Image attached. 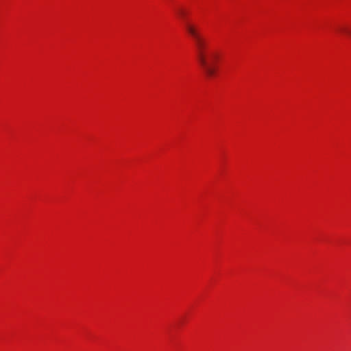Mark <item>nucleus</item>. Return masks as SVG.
<instances>
[{"label": "nucleus", "mask_w": 351, "mask_h": 351, "mask_svg": "<svg viewBox=\"0 0 351 351\" xmlns=\"http://www.w3.org/2000/svg\"><path fill=\"white\" fill-rule=\"evenodd\" d=\"M178 14L180 16V17H182L183 19H186V12L182 10V9H180L178 11Z\"/></svg>", "instance_id": "obj_2"}, {"label": "nucleus", "mask_w": 351, "mask_h": 351, "mask_svg": "<svg viewBox=\"0 0 351 351\" xmlns=\"http://www.w3.org/2000/svg\"><path fill=\"white\" fill-rule=\"evenodd\" d=\"M184 27L187 33L192 37L196 47L197 60L208 77H212L216 73L215 64L219 58L216 51L210 52L208 57L206 55V42L200 34L197 27L186 21Z\"/></svg>", "instance_id": "obj_1"}, {"label": "nucleus", "mask_w": 351, "mask_h": 351, "mask_svg": "<svg viewBox=\"0 0 351 351\" xmlns=\"http://www.w3.org/2000/svg\"><path fill=\"white\" fill-rule=\"evenodd\" d=\"M343 32H345L346 33H347L348 34L350 35L351 36V30L350 29H342Z\"/></svg>", "instance_id": "obj_3"}]
</instances>
